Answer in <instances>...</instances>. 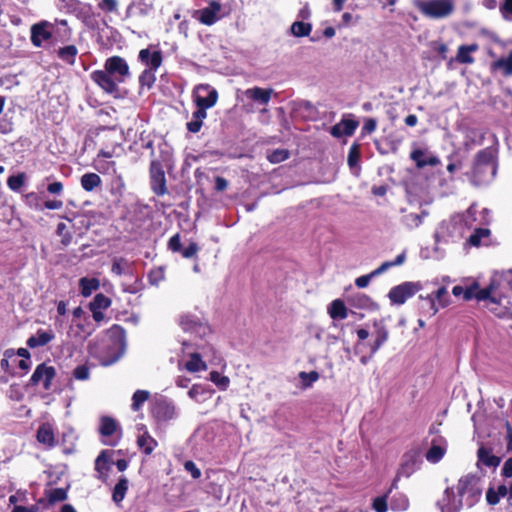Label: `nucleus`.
Listing matches in <instances>:
<instances>
[{
    "label": "nucleus",
    "instance_id": "obj_1",
    "mask_svg": "<svg viewBox=\"0 0 512 512\" xmlns=\"http://www.w3.org/2000/svg\"><path fill=\"white\" fill-rule=\"evenodd\" d=\"M131 77L128 62L121 56L108 57L104 62V69L94 70L90 73V79L106 94L117 97L119 85Z\"/></svg>",
    "mask_w": 512,
    "mask_h": 512
},
{
    "label": "nucleus",
    "instance_id": "obj_2",
    "mask_svg": "<svg viewBox=\"0 0 512 512\" xmlns=\"http://www.w3.org/2000/svg\"><path fill=\"white\" fill-rule=\"evenodd\" d=\"M107 333L110 339L113 340L112 344H107L102 349H98L96 345L92 344L88 346L89 354L96 358L102 366H110L116 363L124 353L125 329L118 324H114L107 330Z\"/></svg>",
    "mask_w": 512,
    "mask_h": 512
},
{
    "label": "nucleus",
    "instance_id": "obj_3",
    "mask_svg": "<svg viewBox=\"0 0 512 512\" xmlns=\"http://www.w3.org/2000/svg\"><path fill=\"white\" fill-rule=\"evenodd\" d=\"M496 156L494 150L491 148H484L477 152L474 158L472 175L473 178L478 182L482 183L488 180L487 174L491 177L496 174Z\"/></svg>",
    "mask_w": 512,
    "mask_h": 512
},
{
    "label": "nucleus",
    "instance_id": "obj_4",
    "mask_svg": "<svg viewBox=\"0 0 512 512\" xmlns=\"http://www.w3.org/2000/svg\"><path fill=\"white\" fill-rule=\"evenodd\" d=\"M413 4L422 15L431 19L446 18L454 11L451 0H414Z\"/></svg>",
    "mask_w": 512,
    "mask_h": 512
},
{
    "label": "nucleus",
    "instance_id": "obj_5",
    "mask_svg": "<svg viewBox=\"0 0 512 512\" xmlns=\"http://www.w3.org/2000/svg\"><path fill=\"white\" fill-rule=\"evenodd\" d=\"M150 188L157 196L168 193L165 171L160 160L152 159L149 166Z\"/></svg>",
    "mask_w": 512,
    "mask_h": 512
},
{
    "label": "nucleus",
    "instance_id": "obj_6",
    "mask_svg": "<svg viewBox=\"0 0 512 512\" xmlns=\"http://www.w3.org/2000/svg\"><path fill=\"white\" fill-rule=\"evenodd\" d=\"M486 308L500 319H512V303L507 296L495 295L493 292L486 300Z\"/></svg>",
    "mask_w": 512,
    "mask_h": 512
},
{
    "label": "nucleus",
    "instance_id": "obj_7",
    "mask_svg": "<svg viewBox=\"0 0 512 512\" xmlns=\"http://www.w3.org/2000/svg\"><path fill=\"white\" fill-rule=\"evenodd\" d=\"M55 24L42 20L33 24L30 28V40L33 46L40 48L43 43L50 41L53 37Z\"/></svg>",
    "mask_w": 512,
    "mask_h": 512
},
{
    "label": "nucleus",
    "instance_id": "obj_8",
    "mask_svg": "<svg viewBox=\"0 0 512 512\" xmlns=\"http://www.w3.org/2000/svg\"><path fill=\"white\" fill-rule=\"evenodd\" d=\"M420 288L421 286L418 283L404 282L391 288L388 297L392 304L402 305L407 299L415 295Z\"/></svg>",
    "mask_w": 512,
    "mask_h": 512
},
{
    "label": "nucleus",
    "instance_id": "obj_9",
    "mask_svg": "<svg viewBox=\"0 0 512 512\" xmlns=\"http://www.w3.org/2000/svg\"><path fill=\"white\" fill-rule=\"evenodd\" d=\"M56 376V369L53 366H48L46 363L37 365L33 374L30 377L28 385L37 386L43 382L44 390L48 391L52 387V381Z\"/></svg>",
    "mask_w": 512,
    "mask_h": 512
},
{
    "label": "nucleus",
    "instance_id": "obj_10",
    "mask_svg": "<svg viewBox=\"0 0 512 512\" xmlns=\"http://www.w3.org/2000/svg\"><path fill=\"white\" fill-rule=\"evenodd\" d=\"M218 100V92L209 84H199L195 87L194 103L206 108H212Z\"/></svg>",
    "mask_w": 512,
    "mask_h": 512
},
{
    "label": "nucleus",
    "instance_id": "obj_11",
    "mask_svg": "<svg viewBox=\"0 0 512 512\" xmlns=\"http://www.w3.org/2000/svg\"><path fill=\"white\" fill-rule=\"evenodd\" d=\"M151 414L157 421L166 422L174 418L175 407L164 399L157 400L151 409Z\"/></svg>",
    "mask_w": 512,
    "mask_h": 512
},
{
    "label": "nucleus",
    "instance_id": "obj_12",
    "mask_svg": "<svg viewBox=\"0 0 512 512\" xmlns=\"http://www.w3.org/2000/svg\"><path fill=\"white\" fill-rule=\"evenodd\" d=\"M221 11V4L212 0L209 2L208 6L199 10L198 20L204 25H213L217 20H219L218 13Z\"/></svg>",
    "mask_w": 512,
    "mask_h": 512
},
{
    "label": "nucleus",
    "instance_id": "obj_13",
    "mask_svg": "<svg viewBox=\"0 0 512 512\" xmlns=\"http://www.w3.org/2000/svg\"><path fill=\"white\" fill-rule=\"evenodd\" d=\"M36 439L45 448H53L56 445V436L52 425L48 422L40 424L36 432Z\"/></svg>",
    "mask_w": 512,
    "mask_h": 512
},
{
    "label": "nucleus",
    "instance_id": "obj_14",
    "mask_svg": "<svg viewBox=\"0 0 512 512\" xmlns=\"http://www.w3.org/2000/svg\"><path fill=\"white\" fill-rule=\"evenodd\" d=\"M138 59L147 68L157 70L163 62V55L161 50L151 52L150 48H145L139 51Z\"/></svg>",
    "mask_w": 512,
    "mask_h": 512
},
{
    "label": "nucleus",
    "instance_id": "obj_15",
    "mask_svg": "<svg viewBox=\"0 0 512 512\" xmlns=\"http://www.w3.org/2000/svg\"><path fill=\"white\" fill-rule=\"evenodd\" d=\"M492 292H494V286L492 284L480 289L479 284L474 282L472 285L464 287L463 299L469 301L475 298L478 301H484L490 297Z\"/></svg>",
    "mask_w": 512,
    "mask_h": 512
},
{
    "label": "nucleus",
    "instance_id": "obj_16",
    "mask_svg": "<svg viewBox=\"0 0 512 512\" xmlns=\"http://www.w3.org/2000/svg\"><path fill=\"white\" fill-rule=\"evenodd\" d=\"M111 457L108 450H103L95 460V471L98 473V479L105 482L111 469Z\"/></svg>",
    "mask_w": 512,
    "mask_h": 512
},
{
    "label": "nucleus",
    "instance_id": "obj_17",
    "mask_svg": "<svg viewBox=\"0 0 512 512\" xmlns=\"http://www.w3.org/2000/svg\"><path fill=\"white\" fill-rule=\"evenodd\" d=\"M448 291L445 287H440L437 289V291L435 292V296H428L425 301H426V304L428 305L429 307V313L431 316L435 315L438 310H439V307L436 305L435 303V300H437L439 302V305L441 307H446L448 305Z\"/></svg>",
    "mask_w": 512,
    "mask_h": 512
},
{
    "label": "nucleus",
    "instance_id": "obj_18",
    "mask_svg": "<svg viewBox=\"0 0 512 512\" xmlns=\"http://www.w3.org/2000/svg\"><path fill=\"white\" fill-rule=\"evenodd\" d=\"M197 109L192 113V120L186 124V128L191 133H198L202 126L203 120L207 117V109L206 107L195 104Z\"/></svg>",
    "mask_w": 512,
    "mask_h": 512
},
{
    "label": "nucleus",
    "instance_id": "obj_19",
    "mask_svg": "<svg viewBox=\"0 0 512 512\" xmlns=\"http://www.w3.org/2000/svg\"><path fill=\"white\" fill-rule=\"evenodd\" d=\"M272 93L273 89L271 88L253 87L245 91V96L254 102L266 105L269 103Z\"/></svg>",
    "mask_w": 512,
    "mask_h": 512
},
{
    "label": "nucleus",
    "instance_id": "obj_20",
    "mask_svg": "<svg viewBox=\"0 0 512 512\" xmlns=\"http://www.w3.org/2000/svg\"><path fill=\"white\" fill-rule=\"evenodd\" d=\"M410 158L415 162L416 167L422 169L426 166H437L440 164V159L437 156L431 155L425 157V153L421 149H415L410 153Z\"/></svg>",
    "mask_w": 512,
    "mask_h": 512
},
{
    "label": "nucleus",
    "instance_id": "obj_21",
    "mask_svg": "<svg viewBox=\"0 0 512 512\" xmlns=\"http://www.w3.org/2000/svg\"><path fill=\"white\" fill-rule=\"evenodd\" d=\"M478 50L479 45L477 43L460 45L457 50L455 61L460 64H472L474 63L475 59L473 56H471V53H474Z\"/></svg>",
    "mask_w": 512,
    "mask_h": 512
},
{
    "label": "nucleus",
    "instance_id": "obj_22",
    "mask_svg": "<svg viewBox=\"0 0 512 512\" xmlns=\"http://www.w3.org/2000/svg\"><path fill=\"white\" fill-rule=\"evenodd\" d=\"M54 334L52 331H45L39 329L36 332V335L29 337L26 341V344L29 348H37L47 345L54 339Z\"/></svg>",
    "mask_w": 512,
    "mask_h": 512
},
{
    "label": "nucleus",
    "instance_id": "obj_23",
    "mask_svg": "<svg viewBox=\"0 0 512 512\" xmlns=\"http://www.w3.org/2000/svg\"><path fill=\"white\" fill-rule=\"evenodd\" d=\"M328 314L333 320H344L348 316V309L343 300L335 299L328 307Z\"/></svg>",
    "mask_w": 512,
    "mask_h": 512
},
{
    "label": "nucleus",
    "instance_id": "obj_24",
    "mask_svg": "<svg viewBox=\"0 0 512 512\" xmlns=\"http://www.w3.org/2000/svg\"><path fill=\"white\" fill-rule=\"evenodd\" d=\"M137 445L145 455H151L158 442L146 431L137 439Z\"/></svg>",
    "mask_w": 512,
    "mask_h": 512
},
{
    "label": "nucleus",
    "instance_id": "obj_25",
    "mask_svg": "<svg viewBox=\"0 0 512 512\" xmlns=\"http://www.w3.org/2000/svg\"><path fill=\"white\" fill-rule=\"evenodd\" d=\"M78 55V48L75 45H67L57 50V57L68 65H74Z\"/></svg>",
    "mask_w": 512,
    "mask_h": 512
},
{
    "label": "nucleus",
    "instance_id": "obj_26",
    "mask_svg": "<svg viewBox=\"0 0 512 512\" xmlns=\"http://www.w3.org/2000/svg\"><path fill=\"white\" fill-rule=\"evenodd\" d=\"M477 457L487 467H497L501 459L498 456L492 454L491 449L481 446L477 451Z\"/></svg>",
    "mask_w": 512,
    "mask_h": 512
},
{
    "label": "nucleus",
    "instance_id": "obj_27",
    "mask_svg": "<svg viewBox=\"0 0 512 512\" xmlns=\"http://www.w3.org/2000/svg\"><path fill=\"white\" fill-rule=\"evenodd\" d=\"M100 287V281L97 278L82 277L79 280L80 293L83 297H89L93 291L98 290Z\"/></svg>",
    "mask_w": 512,
    "mask_h": 512
},
{
    "label": "nucleus",
    "instance_id": "obj_28",
    "mask_svg": "<svg viewBox=\"0 0 512 512\" xmlns=\"http://www.w3.org/2000/svg\"><path fill=\"white\" fill-rule=\"evenodd\" d=\"M80 182L85 191L92 192L101 186L102 180L98 174L90 172L82 175Z\"/></svg>",
    "mask_w": 512,
    "mask_h": 512
},
{
    "label": "nucleus",
    "instance_id": "obj_29",
    "mask_svg": "<svg viewBox=\"0 0 512 512\" xmlns=\"http://www.w3.org/2000/svg\"><path fill=\"white\" fill-rule=\"evenodd\" d=\"M118 428L115 419L110 416H102L100 419L99 433L104 437L112 436Z\"/></svg>",
    "mask_w": 512,
    "mask_h": 512
},
{
    "label": "nucleus",
    "instance_id": "obj_30",
    "mask_svg": "<svg viewBox=\"0 0 512 512\" xmlns=\"http://www.w3.org/2000/svg\"><path fill=\"white\" fill-rule=\"evenodd\" d=\"M185 368L192 373L205 371L207 369V364L202 360L201 355L199 353H192L190 355V359L186 362Z\"/></svg>",
    "mask_w": 512,
    "mask_h": 512
},
{
    "label": "nucleus",
    "instance_id": "obj_31",
    "mask_svg": "<svg viewBox=\"0 0 512 512\" xmlns=\"http://www.w3.org/2000/svg\"><path fill=\"white\" fill-rule=\"evenodd\" d=\"M128 490V480L126 477L122 476L117 484L114 486L112 499L116 504H119L125 498V495Z\"/></svg>",
    "mask_w": 512,
    "mask_h": 512
},
{
    "label": "nucleus",
    "instance_id": "obj_32",
    "mask_svg": "<svg viewBox=\"0 0 512 512\" xmlns=\"http://www.w3.org/2000/svg\"><path fill=\"white\" fill-rule=\"evenodd\" d=\"M388 336V330L384 326L377 328V330L375 331V340L370 347L371 356L374 355L380 349V347L388 340Z\"/></svg>",
    "mask_w": 512,
    "mask_h": 512
},
{
    "label": "nucleus",
    "instance_id": "obj_33",
    "mask_svg": "<svg viewBox=\"0 0 512 512\" xmlns=\"http://www.w3.org/2000/svg\"><path fill=\"white\" fill-rule=\"evenodd\" d=\"M446 448L435 444V440L432 441V445L426 452V459L430 463H438L445 455Z\"/></svg>",
    "mask_w": 512,
    "mask_h": 512
},
{
    "label": "nucleus",
    "instance_id": "obj_34",
    "mask_svg": "<svg viewBox=\"0 0 512 512\" xmlns=\"http://www.w3.org/2000/svg\"><path fill=\"white\" fill-rule=\"evenodd\" d=\"M47 501L50 505L57 502L65 501L68 497L67 489L65 488H53L45 491Z\"/></svg>",
    "mask_w": 512,
    "mask_h": 512
},
{
    "label": "nucleus",
    "instance_id": "obj_35",
    "mask_svg": "<svg viewBox=\"0 0 512 512\" xmlns=\"http://www.w3.org/2000/svg\"><path fill=\"white\" fill-rule=\"evenodd\" d=\"M111 299L103 293H98L94 299L89 303V309L106 310L111 306Z\"/></svg>",
    "mask_w": 512,
    "mask_h": 512
},
{
    "label": "nucleus",
    "instance_id": "obj_36",
    "mask_svg": "<svg viewBox=\"0 0 512 512\" xmlns=\"http://www.w3.org/2000/svg\"><path fill=\"white\" fill-rule=\"evenodd\" d=\"M290 30L295 37H305L311 33L312 25L303 21H295Z\"/></svg>",
    "mask_w": 512,
    "mask_h": 512
},
{
    "label": "nucleus",
    "instance_id": "obj_37",
    "mask_svg": "<svg viewBox=\"0 0 512 512\" xmlns=\"http://www.w3.org/2000/svg\"><path fill=\"white\" fill-rule=\"evenodd\" d=\"M155 69H144L139 75V85L150 89L156 81Z\"/></svg>",
    "mask_w": 512,
    "mask_h": 512
},
{
    "label": "nucleus",
    "instance_id": "obj_38",
    "mask_svg": "<svg viewBox=\"0 0 512 512\" xmlns=\"http://www.w3.org/2000/svg\"><path fill=\"white\" fill-rule=\"evenodd\" d=\"M149 396L150 394L146 390H136L132 396L131 409L135 412L139 411Z\"/></svg>",
    "mask_w": 512,
    "mask_h": 512
},
{
    "label": "nucleus",
    "instance_id": "obj_39",
    "mask_svg": "<svg viewBox=\"0 0 512 512\" xmlns=\"http://www.w3.org/2000/svg\"><path fill=\"white\" fill-rule=\"evenodd\" d=\"M290 156V153L287 149H275L271 152H268L267 159L272 164H277L287 160Z\"/></svg>",
    "mask_w": 512,
    "mask_h": 512
},
{
    "label": "nucleus",
    "instance_id": "obj_40",
    "mask_svg": "<svg viewBox=\"0 0 512 512\" xmlns=\"http://www.w3.org/2000/svg\"><path fill=\"white\" fill-rule=\"evenodd\" d=\"M490 235V230L487 228H477L468 238V243L471 246L479 247L481 245V239L484 237H488Z\"/></svg>",
    "mask_w": 512,
    "mask_h": 512
},
{
    "label": "nucleus",
    "instance_id": "obj_41",
    "mask_svg": "<svg viewBox=\"0 0 512 512\" xmlns=\"http://www.w3.org/2000/svg\"><path fill=\"white\" fill-rule=\"evenodd\" d=\"M360 156H361L360 145L358 143H353L349 149L348 157H347V163L350 168H353L358 164V162L360 160Z\"/></svg>",
    "mask_w": 512,
    "mask_h": 512
},
{
    "label": "nucleus",
    "instance_id": "obj_42",
    "mask_svg": "<svg viewBox=\"0 0 512 512\" xmlns=\"http://www.w3.org/2000/svg\"><path fill=\"white\" fill-rule=\"evenodd\" d=\"M135 8L140 15H148L154 8V0L146 2L145 0H139L129 6V9Z\"/></svg>",
    "mask_w": 512,
    "mask_h": 512
},
{
    "label": "nucleus",
    "instance_id": "obj_43",
    "mask_svg": "<svg viewBox=\"0 0 512 512\" xmlns=\"http://www.w3.org/2000/svg\"><path fill=\"white\" fill-rule=\"evenodd\" d=\"M25 179H26V175L23 172L18 173L17 175H11L7 179V186L12 191H18L24 185Z\"/></svg>",
    "mask_w": 512,
    "mask_h": 512
},
{
    "label": "nucleus",
    "instance_id": "obj_44",
    "mask_svg": "<svg viewBox=\"0 0 512 512\" xmlns=\"http://www.w3.org/2000/svg\"><path fill=\"white\" fill-rule=\"evenodd\" d=\"M339 123L342 126L345 136H352L359 125V122L352 118H342Z\"/></svg>",
    "mask_w": 512,
    "mask_h": 512
},
{
    "label": "nucleus",
    "instance_id": "obj_45",
    "mask_svg": "<svg viewBox=\"0 0 512 512\" xmlns=\"http://www.w3.org/2000/svg\"><path fill=\"white\" fill-rule=\"evenodd\" d=\"M209 379L215 385H217L220 389L225 390L229 385V378L227 376H221L218 371H211L209 374Z\"/></svg>",
    "mask_w": 512,
    "mask_h": 512
},
{
    "label": "nucleus",
    "instance_id": "obj_46",
    "mask_svg": "<svg viewBox=\"0 0 512 512\" xmlns=\"http://www.w3.org/2000/svg\"><path fill=\"white\" fill-rule=\"evenodd\" d=\"M494 66L497 68H503L505 75H512V51L509 53L507 58H500Z\"/></svg>",
    "mask_w": 512,
    "mask_h": 512
},
{
    "label": "nucleus",
    "instance_id": "obj_47",
    "mask_svg": "<svg viewBox=\"0 0 512 512\" xmlns=\"http://www.w3.org/2000/svg\"><path fill=\"white\" fill-rule=\"evenodd\" d=\"M473 481H474L473 475H465L459 479L458 485H457V491H458L459 496H463L468 491V488L472 484Z\"/></svg>",
    "mask_w": 512,
    "mask_h": 512
},
{
    "label": "nucleus",
    "instance_id": "obj_48",
    "mask_svg": "<svg viewBox=\"0 0 512 512\" xmlns=\"http://www.w3.org/2000/svg\"><path fill=\"white\" fill-rule=\"evenodd\" d=\"M98 8L105 13L117 12L118 2L117 0H99Z\"/></svg>",
    "mask_w": 512,
    "mask_h": 512
},
{
    "label": "nucleus",
    "instance_id": "obj_49",
    "mask_svg": "<svg viewBox=\"0 0 512 512\" xmlns=\"http://www.w3.org/2000/svg\"><path fill=\"white\" fill-rule=\"evenodd\" d=\"M387 499H388V493H386L382 496L376 497L373 500L372 508L376 512H387V510H388Z\"/></svg>",
    "mask_w": 512,
    "mask_h": 512
},
{
    "label": "nucleus",
    "instance_id": "obj_50",
    "mask_svg": "<svg viewBox=\"0 0 512 512\" xmlns=\"http://www.w3.org/2000/svg\"><path fill=\"white\" fill-rule=\"evenodd\" d=\"M418 456V452L415 450H410L403 455V463L401 465V469L405 470L406 468L413 467L416 462V458Z\"/></svg>",
    "mask_w": 512,
    "mask_h": 512
},
{
    "label": "nucleus",
    "instance_id": "obj_51",
    "mask_svg": "<svg viewBox=\"0 0 512 512\" xmlns=\"http://www.w3.org/2000/svg\"><path fill=\"white\" fill-rule=\"evenodd\" d=\"M299 377L305 387H309L313 382L319 379V373L317 371L300 372Z\"/></svg>",
    "mask_w": 512,
    "mask_h": 512
},
{
    "label": "nucleus",
    "instance_id": "obj_52",
    "mask_svg": "<svg viewBox=\"0 0 512 512\" xmlns=\"http://www.w3.org/2000/svg\"><path fill=\"white\" fill-rule=\"evenodd\" d=\"M127 265L126 259L120 257L115 258L112 263L111 272L117 276H121L125 273L124 266Z\"/></svg>",
    "mask_w": 512,
    "mask_h": 512
},
{
    "label": "nucleus",
    "instance_id": "obj_53",
    "mask_svg": "<svg viewBox=\"0 0 512 512\" xmlns=\"http://www.w3.org/2000/svg\"><path fill=\"white\" fill-rule=\"evenodd\" d=\"M168 250L172 251L173 253L182 251V243H181V237L179 233H176L173 235L168 243H167Z\"/></svg>",
    "mask_w": 512,
    "mask_h": 512
},
{
    "label": "nucleus",
    "instance_id": "obj_54",
    "mask_svg": "<svg viewBox=\"0 0 512 512\" xmlns=\"http://www.w3.org/2000/svg\"><path fill=\"white\" fill-rule=\"evenodd\" d=\"M199 249L200 248L196 242H191L186 248L182 247V251L179 253H181L183 258L190 259L197 255Z\"/></svg>",
    "mask_w": 512,
    "mask_h": 512
},
{
    "label": "nucleus",
    "instance_id": "obj_55",
    "mask_svg": "<svg viewBox=\"0 0 512 512\" xmlns=\"http://www.w3.org/2000/svg\"><path fill=\"white\" fill-rule=\"evenodd\" d=\"M73 376L77 380H87L90 376V370L87 365H79L73 370Z\"/></svg>",
    "mask_w": 512,
    "mask_h": 512
},
{
    "label": "nucleus",
    "instance_id": "obj_56",
    "mask_svg": "<svg viewBox=\"0 0 512 512\" xmlns=\"http://www.w3.org/2000/svg\"><path fill=\"white\" fill-rule=\"evenodd\" d=\"M351 302L354 306L365 308L369 306L371 299L367 295L359 293L352 298Z\"/></svg>",
    "mask_w": 512,
    "mask_h": 512
},
{
    "label": "nucleus",
    "instance_id": "obj_57",
    "mask_svg": "<svg viewBox=\"0 0 512 512\" xmlns=\"http://www.w3.org/2000/svg\"><path fill=\"white\" fill-rule=\"evenodd\" d=\"M184 469L191 474L193 479H199L201 477V471L192 460H188L184 463Z\"/></svg>",
    "mask_w": 512,
    "mask_h": 512
},
{
    "label": "nucleus",
    "instance_id": "obj_58",
    "mask_svg": "<svg viewBox=\"0 0 512 512\" xmlns=\"http://www.w3.org/2000/svg\"><path fill=\"white\" fill-rule=\"evenodd\" d=\"M64 189L63 183L60 181H54L47 186V191L52 195H60L62 194Z\"/></svg>",
    "mask_w": 512,
    "mask_h": 512
},
{
    "label": "nucleus",
    "instance_id": "obj_59",
    "mask_svg": "<svg viewBox=\"0 0 512 512\" xmlns=\"http://www.w3.org/2000/svg\"><path fill=\"white\" fill-rule=\"evenodd\" d=\"M500 496L495 492V489L490 487L486 492V501L489 505H497L500 501Z\"/></svg>",
    "mask_w": 512,
    "mask_h": 512
},
{
    "label": "nucleus",
    "instance_id": "obj_60",
    "mask_svg": "<svg viewBox=\"0 0 512 512\" xmlns=\"http://www.w3.org/2000/svg\"><path fill=\"white\" fill-rule=\"evenodd\" d=\"M377 121L374 118H368L362 127V134H371L376 130Z\"/></svg>",
    "mask_w": 512,
    "mask_h": 512
},
{
    "label": "nucleus",
    "instance_id": "obj_61",
    "mask_svg": "<svg viewBox=\"0 0 512 512\" xmlns=\"http://www.w3.org/2000/svg\"><path fill=\"white\" fill-rule=\"evenodd\" d=\"M500 12L505 19H509L512 16V0H504L500 5Z\"/></svg>",
    "mask_w": 512,
    "mask_h": 512
},
{
    "label": "nucleus",
    "instance_id": "obj_62",
    "mask_svg": "<svg viewBox=\"0 0 512 512\" xmlns=\"http://www.w3.org/2000/svg\"><path fill=\"white\" fill-rule=\"evenodd\" d=\"M373 278V275L372 273L370 274H367V275H362L358 278H356L355 280V285L358 287V288H365L368 286V284L370 283V280Z\"/></svg>",
    "mask_w": 512,
    "mask_h": 512
},
{
    "label": "nucleus",
    "instance_id": "obj_63",
    "mask_svg": "<svg viewBox=\"0 0 512 512\" xmlns=\"http://www.w3.org/2000/svg\"><path fill=\"white\" fill-rule=\"evenodd\" d=\"M501 475L505 478L512 477V457L508 458L501 469Z\"/></svg>",
    "mask_w": 512,
    "mask_h": 512
},
{
    "label": "nucleus",
    "instance_id": "obj_64",
    "mask_svg": "<svg viewBox=\"0 0 512 512\" xmlns=\"http://www.w3.org/2000/svg\"><path fill=\"white\" fill-rule=\"evenodd\" d=\"M12 512H39V507L38 505H32L30 507L19 505L15 506Z\"/></svg>",
    "mask_w": 512,
    "mask_h": 512
}]
</instances>
